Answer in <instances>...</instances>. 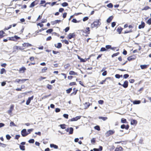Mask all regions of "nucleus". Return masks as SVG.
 <instances>
[{"label": "nucleus", "instance_id": "obj_1", "mask_svg": "<svg viewBox=\"0 0 151 151\" xmlns=\"http://www.w3.org/2000/svg\"><path fill=\"white\" fill-rule=\"evenodd\" d=\"M100 19H99L94 21L91 24V27L92 28L94 27L97 28L98 26L101 24V23L100 22Z\"/></svg>", "mask_w": 151, "mask_h": 151}, {"label": "nucleus", "instance_id": "obj_2", "mask_svg": "<svg viewBox=\"0 0 151 151\" xmlns=\"http://www.w3.org/2000/svg\"><path fill=\"white\" fill-rule=\"evenodd\" d=\"M8 38L9 40L16 41L17 40L19 39L20 37L16 35H15L14 37H9Z\"/></svg>", "mask_w": 151, "mask_h": 151}, {"label": "nucleus", "instance_id": "obj_3", "mask_svg": "<svg viewBox=\"0 0 151 151\" xmlns=\"http://www.w3.org/2000/svg\"><path fill=\"white\" fill-rule=\"evenodd\" d=\"M115 132L114 130H109L107 131L106 133V137H108L110 135L113 134Z\"/></svg>", "mask_w": 151, "mask_h": 151}, {"label": "nucleus", "instance_id": "obj_4", "mask_svg": "<svg viewBox=\"0 0 151 151\" xmlns=\"http://www.w3.org/2000/svg\"><path fill=\"white\" fill-rule=\"evenodd\" d=\"M29 134L27 132L26 129H24L21 131V134L23 137H25Z\"/></svg>", "mask_w": 151, "mask_h": 151}, {"label": "nucleus", "instance_id": "obj_5", "mask_svg": "<svg viewBox=\"0 0 151 151\" xmlns=\"http://www.w3.org/2000/svg\"><path fill=\"white\" fill-rule=\"evenodd\" d=\"M65 130L67 132H69L70 134H72L73 133V129L72 127L68 128Z\"/></svg>", "mask_w": 151, "mask_h": 151}, {"label": "nucleus", "instance_id": "obj_6", "mask_svg": "<svg viewBox=\"0 0 151 151\" xmlns=\"http://www.w3.org/2000/svg\"><path fill=\"white\" fill-rule=\"evenodd\" d=\"M14 106L13 105H11L9 110L7 111V113L9 114L10 115H11L12 114V111L14 109Z\"/></svg>", "mask_w": 151, "mask_h": 151}, {"label": "nucleus", "instance_id": "obj_7", "mask_svg": "<svg viewBox=\"0 0 151 151\" xmlns=\"http://www.w3.org/2000/svg\"><path fill=\"white\" fill-rule=\"evenodd\" d=\"M81 118V116H76L75 117L73 118L70 119L71 121H75L78 120V119H80Z\"/></svg>", "mask_w": 151, "mask_h": 151}, {"label": "nucleus", "instance_id": "obj_8", "mask_svg": "<svg viewBox=\"0 0 151 151\" xmlns=\"http://www.w3.org/2000/svg\"><path fill=\"white\" fill-rule=\"evenodd\" d=\"M33 98V96H32V97H30L28 99L27 101L26 104L27 105H29L31 100H32Z\"/></svg>", "mask_w": 151, "mask_h": 151}, {"label": "nucleus", "instance_id": "obj_9", "mask_svg": "<svg viewBox=\"0 0 151 151\" xmlns=\"http://www.w3.org/2000/svg\"><path fill=\"white\" fill-rule=\"evenodd\" d=\"M28 79H16L15 80V81L17 82L18 83H19L20 81L22 82V83L28 80Z\"/></svg>", "mask_w": 151, "mask_h": 151}, {"label": "nucleus", "instance_id": "obj_10", "mask_svg": "<svg viewBox=\"0 0 151 151\" xmlns=\"http://www.w3.org/2000/svg\"><path fill=\"white\" fill-rule=\"evenodd\" d=\"M128 81H126L124 82V84L122 86L124 88H127L128 86Z\"/></svg>", "mask_w": 151, "mask_h": 151}, {"label": "nucleus", "instance_id": "obj_11", "mask_svg": "<svg viewBox=\"0 0 151 151\" xmlns=\"http://www.w3.org/2000/svg\"><path fill=\"white\" fill-rule=\"evenodd\" d=\"M145 26V23L143 22H141V24L139 26L138 28L139 29L144 28Z\"/></svg>", "mask_w": 151, "mask_h": 151}, {"label": "nucleus", "instance_id": "obj_12", "mask_svg": "<svg viewBox=\"0 0 151 151\" xmlns=\"http://www.w3.org/2000/svg\"><path fill=\"white\" fill-rule=\"evenodd\" d=\"M22 45L23 47H27L29 46H31L32 45L29 43H24L22 44Z\"/></svg>", "mask_w": 151, "mask_h": 151}, {"label": "nucleus", "instance_id": "obj_13", "mask_svg": "<svg viewBox=\"0 0 151 151\" xmlns=\"http://www.w3.org/2000/svg\"><path fill=\"white\" fill-rule=\"evenodd\" d=\"M75 36L74 33H70L68 35V38L69 39H70L72 38H73Z\"/></svg>", "mask_w": 151, "mask_h": 151}, {"label": "nucleus", "instance_id": "obj_14", "mask_svg": "<svg viewBox=\"0 0 151 151\" xmlns=\"http://www.w3.org/2000/svg\"><path fill=\"white\" fill-rule=\"evenodd\" d=\"M26 70V68L24 67H23L19 69V71L22 73H24Z\"/></svg>", "mask_w": 151, "mask_h": 151}, {"label": "nucleus", "instance_id": "obj_15", "mask_svg": "<svg viewBox=\"0 0 151 151\" xmlns=\"http://www.w3.org/2000/svg\"><path fill=\"white\" fill-rule=\"evenodd\" d=\"M148 66L147 65H141L140 67L142 69H144L147 68Z\"/></svg>", "mask_w": 151, "mask_h": 151}, {"label": "nucleus", "instance_id": "obj_16", "mask_svg": "<svg viewBox=\"0 0 151 151\" xmlns=\"http://www.w3.org/2000/svg\"><path fill=\"white\" fill-rule=\"evenodd\" d=\"M135 59V58L134 56H131L130 57H128L127 59L129 61H131L132 60H134Z\"/></svg>", "mask_w": 151, "mask_h": 151}, {"label": "nucleus", "instance_id": "obj_17", "mask_svg": "<svg viewBox=\"0 0 151 151\" xmlns=\"http://www.w3.org/2000/svg\"><path fill=\"white\" fill-rule=\"evenodd\" d=\"M55 46L57 48H60L62 46V44L60 43H58L57 45L55 44Z\"/></svg>", "mask_w": 151, "mask_h": 151}, {"label": "nucleus", "instance_id": "obj_18", "mask_svg": "<svg viewBox=\"0 0 151 151\" xmlns=\"http://www.w3.org/2000/svg\"><path fill=\"white\" fill-rule=\"evenodd\" d=\"M61 21V20H56L53 22H52L51 23L52 24L54 25L55 24H56L57 23L60 22Z\"/></svg>", "mask_w": 151, "mask_h": 151}, {"label": "nucleus", "instance_id": "obj_19", "mask_svg": "<svg viewBox=\"0 0 151 151\" xmlns=\"http://www.w3.org/2000/svg\"><path fill=\"white\" fill-rule=\"evenodd\" d=\"M113 18V17L112 16H111L109 17V18L107 20V23H110L111 21L112 20Z\"/></svg>", "mask_w": 151, "mask_h": 151}, {"label": "nucleus", "instance_id": "obj_20", "mask_svg": "<svg viewBox=\"0 0 151 151\" xmlns=\"http://www.w3.org/2000/svg\"><path fill=\"white\" fill-rule=\"evenodd\" d=\"M123 29L120 27H119L116 29V31L117 32H118L120 34H121V32Z\"/></svg>", "mask_w": 151, "mask_h": 151}, {"label": "nucleus", "instance_id": "obj_21", "mask_svg": "<svg viewBox=\"0 0 151 151\" xmlns=\"http://www.w3.org/2000/svg\"><path fill=\"white\" fill-rule=\"evenodd\" d=\"M69 74L70 75H77V73L73 71H70L69 72Z\"/></svg>", "mask_w": 151, "mask_h": 151}, {"label": "nucleus", "instance_id": "obj_22", "mask_svg": "<svg viewBox=\"0 0 151 151\" xmlns=\"http://www.w3.org/2000/svg\"><path fill=\"white\" fill-rule=\"evenodd\" d=\"M50 145L51 147H53L55 149H57L58 148V146L54 144H50Z\"/></svg>", "mask_w": 151, "mask_h": 151}, {"label": "nucleus", "instance_id": "obj_23", "mask_svg": "<svg viewBox=\"0 0 151 151\" xmlns=\"http://www.w3.org/2000/svg\"><path fill=\"white\" fill-rule=\"evenodd\" d=\"M141 102V101L139 100H135L133 101V103L134 104H139Z\"/></svg>", "mask_w": 151, "mask_h": 151}, {"label": "nucleus", "instance_id": "obj_24", "mask_svg": "<svg viewBox=\"0 0 151 151\" xmlns=\"http://www.w3.org/2000/svg\"><path fill=\"white\" fill-rule=\"evenodd\" d=\"M5 33L4 31H0V38H2L4 36V35H3Z\"/></svg>", "mask_w": 151, "mask_h": 151}, {"label": "nucleus", "instance_id": "obj_25", "mask_svg": "<svg viewBox=\"0 0 151 151\" xmlns=\"http://www.w3.org/2000/svg\"><path fill=\"white\" fill-rule=\"evenodd\" d=\"M14 49L18 50V49L20 50H23L24 49H22L20 47H19L17 46H15L13 47Z\"/></svg>", "mask_w": 151, "mask_h": 151}, {"label": "nucleus", "instance_id": "obj_26", "mask_svg": "<svg viewBox=\"0 0 151 151\" xmlns=\"http://www.w3.org/2000/svg\"><path fill=\"white\" fill-rule=\"evenodd\" d=\"M123 150V148L121 147H117L115 150L117 151H122Z\"/></svg>", "mask_w": 151, "mask_h": 151}, {"label": "nucleus", "instance_id": "obj_27", "mask_svg": "<svg viewBox=\"0 0 151 151\" xmlns=\"http://www.w3.org/2000/svg\"><path fill=\"white\" fill-rule=\"evenodd\" d=\"M99 119H101L104 121H105L107 119V118L106 117H101L100 116L99 117Z\"/></svg>", "mask_w": 151, "mask_h": 151}, {"label": "nucleus", "instance_id": "obj_28", "mask_svg": "<svg viewBox=\"0 0 151 151\" xmlns=\"http://www.w3.org/2000/svg\"><path fill=\"white\" fill-rule=\"evenodd\" d=\"M20 149L22 150H25V146L23 145H20L19 146Z\"/></svg>", "mask_w": 151, "mask_h": 151}, {"label": "nucleus", "instance_id": "obj_29", "mask_svg": "<svg viewBox=\"0 0 151 151\" xmlns=\"http://www.w3.org/2000/svg\"><path fill=\"white\" fill-rule=\"evenodd\" d=\"M6 71L5 70L4 68H2L0 71V73L1 74H3L4 72H6Z\"/></svg>", "mask_w": 151, "mask_h": 151}, {"label": "nucleus", "instance_id": "obj_30", "mask_svg": "<svg viewBox=\"0 0 151 151\" xmlns=\"http://www.w3.org/2000/svg\"><path fill=\"white\" fill-rule=\"evenodd\" d=\"M94 129L98 131H100V127L99 126L97 125L94 127Z\"/></svg>", "mask_w": 151, "mask_h": 151}, {"label": "nucleus", "instance_id": "obj_31", "mask_svg": "<svg viewBox=\"0 0 151 151\" xmlns=\"http://www.w3.org/2000/svg\"><path fill=\"white\" fill-rule=\"evenodd\" d=\"M62 5L63 7H65L68 6V4L67 3L65 2L62 4Z\"/></svg>", "mask_w": 151, "mask_h": 151}, {"label": "nucleus", "instance_id": "obj_32", "mask_svg": "<svg viewBox=\"0 0 151 151\" xmlns=\"http://www.w3.org/2000/svg\"><path fill=\"white\" fill-rule=\"evenodd\" d=\"M121 122L123 123H125L127 122L126 119L124 118H122L121 119Z\"/></svg>", "mask_w": 151, "mask_h": 151}, {"label": "nucleus", "instance_id": "obj_33", "mask_svg": "<svg viewBox=\"0 0 151 151\" xmlns=\"http://www.w3.org/2000/svg\"><path fill=\"white\" fill-rule=\"evenodd\" d=\"M110 78V77H107L104 80H103L101 82H100V84H103L105 82V81H106V79H108V78Z\"/></svg>", "mask_w": 151, "mask_h": 151}, {"label": "nucleus", "instance_id": "obj_34", "mask_svg": "<svg viewBox=\"0 0 151 151\" xmlns=\"http://www.w3.org/2000/svg\"><path fill=\"white\" fill-rule=\"evenodd\" d=\"M72 90V88H69L66 90V93H70Z\"/></svg>", "mask_w": 151, "mask_h": 151}, {"label": "nucleus", "instance_id": "obj_35", "mask_svg": "<svg viewBox=\"0 0 151 151\" xmlns=\"http://www.w3.org/2000/svg\"><path fill=\"white\" fill-rule=\"evenodd\" d=\"M107 6L109 8H111L113 7V5L112 4L110 3L107 5Z\"/></svg>", "mask_w": 151, "mask_h": 151}, {"label": "nucleus", "instance_id": "obj_36", "mask_svg": "<svg viewBox=\"0 0 151 151\" xmlns=\"http://www.w3.org/2000/svg\"><path fill=\"white\" fill-rule=\"evenodd\" d=\"M47 70V68L46 67H45L42 70V73H44Z\"/></svg>", "mask_w": 151, "mask_h": 151}, {"label": "nucleus", "instance_id": "obj_37", "mask_svg": "<svg viewBox=\"0 0 151 151\" xmlns=\"http://www.w3.org/2000/svg\"><path fill=\"white\" fill-rule=\"evenodd\" d=\"M65 124H60V127L62 129H64L65 128Z\"/></svg>", "mask_w": 151, "mask_h": 151}, {"label": "nucleus", "instance_id": "obj_38", "mask_svg": "<svg viewBox=\"0 0 151 151\" xmlns=\"http://www.w3.org/2000/svg\"><path fill=\"white\" fill-rule=\"evenodd\" d=\"M6 146V145L0 143V147H5Z\"/></svg>", "mask_w": 151, "mask_h": 151}, {"label": "nucleus", "instance_id": "obj_39", "mask_svg": "<svg viewBox=\"0 0 151 151\" xmlns=\"http://www.w3.org/2000/svg\"><path fill=\"white\" fill-rule=\"evenodd\" d=\"M119 54V52H118L116 53H114L112 55L111 57H112L113 58L114 57L118 55Z\"/></svg>", "mask_w": 151, "mask_h": 151}, {"label": "nucleus", "instance_id": "obj_40", "mask_svg": "<svg viewBox=\"0 0 151 151\" xmlns=\"http://www.w3.org/2000/svg\"><path fill=\"white\" fill-rule=\"evenodd\" d=\"M35 140L33 139H32L29 140L28 142L30 143H34Z\"/></svg>", "mask_w": 151, "mask_h": 151}, {"label": "nucleus", "instance_id": "obj_41", "mask_svg": "<svg viewBox=\"0 0 151 151\" xmlns=\"http://www.w3.org/2000/svg\"><path fill=\"white\" fill-rule=\"evenodd\" d=\"M10 126H16V125L13 122H11L10 123Z\"/></svg>", "mask_w": 151, "mask_h": 151}, {"label": "nucleus", "instance_id": "obj_42", "mask_svg": "<svg viewBox=\"0 0 151 151\" xmlns=\"http://www.w3.org/2000/svg\"><path fill=\"white\" fill-rule=\"evenodd\" d=\"M53 30L52 29H49L46 31V32L47 33H51L52 32Z\"/></svg>", "mask_w": 151, "mask_h": 151}, {"label": "nucleus", "instance_id": "obj_43", "mask_svg": "<svg viewBox=\"0 0 151 151\" xmlns=\"http://www.w3.org/2000/svg\"><path fill=\"white\" fill-rule=\"evenodd\" d=\"M137 123V121L135 120H133L131 122L132 124H136Z\"/></svg>", "mask_w": 151, "mask_h": 151}, {"label": "nucleus", "instance_id": "obj_44", "mask_svg": "<svg viewBox=\"0 0 151 151\" xmlns=\"http://www.w3.org/2000/svg\"><path fill=\"white\" fill-rule=\"evenodd\" d=\"M107 51L106 48L104 47H101L100 50L101 51Z\"/></svg>", "mask_w": 151, "mask_h": 151}, {"label": "nucleus", "instance_id": "obj_45", "mask_svg": "<svg viewBox=\"0 0 151 151\" xmlns=\"http://www.w3.org/2000/svg\"><path fill=\"white\" fill-rule=\"evenodd\" d=\"M6 137L7 139L9 140L11 138V137L9 134H7L6 135Z\"/></svg>", "mask_w": 151, "mask_h": 151}, {"label": "nucleus", "instance_id": "obj_46", "mask_svg": "<svg viewBox=\"0 0 151 151\" xmlns=\"http://www.w3.org/2000/svg\"><path fill=\"white\" fill-rule=\"evenodd\" d=\"M111 46L110 45H106V46L105 47L106 49V50L109 49H111Z\"/></svg>", "mask_w": 151, "mask_h": 151}, {"label": "nucleus", "instance_id": "obj_47", "mask_svg": "<svg viewBox=\"0 0 151 151\" xmlns=\"http://www.w3.org/2000/svg\"><path fill=\"white\" fill-rule=\"evenodd\" d=\"M88 27H87L86 28V33L87 34H89V31H90V29Z\"/></svg>", "mask_w": 151, "mask_h": 151}, {"label": "nucleus", "instance_id": "obj_48", "mask_svg": "<svg viewBox=\"0 0 151 151\" xmlns=\"http://www.w3.org/2000/svg\"><path fill=\"white\" fill-rule=\"evenodd\" d=\"M149 9H150V7L149 6H147L145 7H144V8H143V9H142V10H147Z\"/></svg>", "mask_w": 151, "mask_h": 151}, {"label": "nucleus", "instance_id": "obj_49", "mask_svg": "<svg viewBox=\"0 0 151 151\" xmlns=\"http://www.w3.org/2000/svg\"><path fill=\"white\" fill-rule=\"evenodd\" d=\"M70 66V65L69 64H67L66 65H64V68L65 69H66L68 68Z\"/></svg>", "mask_w": 151, "mask_h": 151}, {"label": "nucleus", "instance_id": "obj_50", "mask_svg": "<svg viewBox=\"0 0 151 151\" xmlns=\"http://www.w3.org/2000/svg\"><path fill=\"white\" fill-rule=\"evenodd\" d=\"M147 23L149 24V25H150L151 24V19H149L147 21Z\"/></svg>", "mask_w": 151, "mask_h": 151}, {"label": "nucleus", "instance_id": "obj_51", "mask_svg": "<svg viewBox=\"0 0 151 151\" xmlns=\"http://www.w3.org/2000/svg\"><path fill=\"white\" fill-rule=\"evenodd\" d=\"M88 19V18L87 17H86L83 18V21L85 22Z\"/></svg>", "mask_w": 151, "mask_h": 151}, {"label": "nucleus", "instance_id": "obj_52", "mask_svg": "<svg viewBox=\"0 0 151 151\" xmlns=\"http://www.w3.org/2000/svg\"><path fill=\"white\" fill-rule=\"evenodd\" d=\"M104 101L103 100H100L98 101V103L99 104H102L104 103Z\"/></svg>", "mask_w": 151, "mask_h": 151}, {"label": "nucleus", "instance_id": "obj_53", "mask_svg": "<svg viewBox=\"0 0 151 151\" xmlns=\"http://www.w3.org/2000/svg\"><path fill=\"white\" fill-rule=\"evenodd\" d=\"M47 88L49 89H52V86L51 85L48 84L47 85Z\"/></svg>", "mask_w": 151, "mask_h": 151}, {"label": "nucleus", "instance_id": "obj_54", "mask_svg": "<svg viewBox=\"0 0 151 151\" xmlns=\"http://www.w3.org/2000/svg\"><path fill=\"white\" fill-rule=\"evenodd\" d=\"M35 6V3L34 2H32L30 4L29 7H34Z\"/></svg>", "mask_w": 151, "mask_h": 151}, {"label": "nucleus", "instance_id": "obj_55", "mask_svg": "<svg viewBox=\"0 0 151 151\" xmlns=\"http://www.w3.org/2000/svg\"><path fill=\"white\" fill-rule=\"evenodd\" d=\"M129 75L127 74H124L123 76V77L125 78H127L128 77H129Z\"/></svg>", "mask_w": 151, "mask_h": 151}, {"label": "nucleus", "instance_id": "obj_56", "mask_svg": "<svg viewBox=\"0 0 151 151\" xmlns=\"http://www.w3.org/2000/svg\"><path fill=\"white\" fill-rule=\"evenodd\" d=\"M132 32V31L131 29V30H129V31H128V30L125 31L124 32V33L125 34V33H128L131 32Z\"/></svg>", "mask_w": 151, "mask_h": 151}, {"label": "nucleus", "instance_id": "obj_57", "mask_svg": "<svg viewBox=\"0 0 151 151\" xmlns=\"http://www.w3.org/2000/svg\"><path fill=\"white\" fill-rule=\"evenodd\" d=\"M63 116L66 118V119H68V115L67 114H64L63 115Z\"/></svg>", "mask_w": 151, "mask_h": 151}, {"label": "nucleus", "instance_id": "obj_58", "mask_svg": "<svg viewBox=\"0 0 151 151\" xmlns=\"http://www.w3.org/2000/svg\"><path fill=\"white\" fill-rule=\"evenodd\" d=\"M115 77L116 78H119L120 77V75L119 74H117L115 75Z\"/></svg>", "mask_w": 151, "mask_h": 151}, {"label": "nucleus", "instance_id": "obj_59", "mask_svg": "<svg viewBox=\"0 0 151 151\" xmlns=\"http://www.w3.org/2000/svg\"><path fill=\"white\" fill-rule=\"evenodd\" d=\"M116 25V23L114 22H113L111 23V27H114Z\"/></svg>", "mask_w": 151, "mask_h": 151}, {"label": "nucleus", "instance_id": "obj_60", "mask_svg": "<svg viewBox=\"0 0 151 151\" xmlns=\"http://www.w3.org/2000/svg\"><path fill=\"white\" fill-rule=\"evenodd\" d=\"M107 74V72L106 71H104L103 73H102V75L103 76H105Z\"/></svg>", "mask_w": 151, "mask_h": 151}, {"label": "nucleus", "instance_id": "obj_61", "mask_svg": "<svg viewBox=\"0 0 151 151\" xmlns=\"http://www.w3.org/2000/svg\"><path fill=\"white\" fill-rule=\"evenodd\" d=\"M129 81L130 83H133L134 82V79H131L129 80Z\"/></svg>", "mask_w": 151, "mask_h": 151}, {"label": "nucleus", "instance_id": "obj_62", "mask_svg": "<svg viewBox=\"0 0 151 151\" xmlns=\"http://www.w3.org/2000/svg\"><path fill=\"white\" fill-rule=\"evenodd\" d=\"M69 29V27H66L65 29V32H67Z\"/></svg>", "mask_w": 151, "mask_h": 151}, {"label": "nucleus", "instance_id": "obj_63", "mask_svg": "<svg viewBox=\"0 0 151 151\" xmlns=\"http://www.w3.org/2000/svg\"><path fill=\"white\" fill-rule=\"evenodd\" d=\"M60 111V109L58 108H56L55 109V111L56 112H58Z\"/></svg>", "mask_w": 151, "mask_h": 151}, {"label": "nucleus", "instance_id": "obj_64", "mask_svg": "<svg viewBox=\"0 0 151 151\" xmlns=\"http://www.w3.org/2000/svg\"><path fill=\"white\" fill-rule=\"evenodd\" d=\"M64 10V9L63 8H61L59 9V11L60 12H62Z\"/></svg>", "mask_w": 151, "mask_h": 151}]
</instances>
